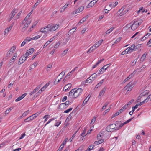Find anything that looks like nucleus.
Returning a JSON list of instances; mask_svg holds the SVG:
<instances>
[{"mask_svg":"<svg viewBox=\"0 0 151 151\" xmlns=\"http://www.w3.org/2000/svg\"><path fill=\"white\" fill-rule=\"evenodd\" d=\"M137 71V70H134L132 73L130 74L127 78L125 79V80L123 81V83H125L129 80L132 77V76L136 73Z\"/></svg>","mask_w":151,"mask_h":151,"instance_id":"7","label":"nucleus"},{"mask_svg":"<svg viewBox=\"0 0 151 151\" xmlns=\"http://www.w3.org/2000/svg\"><path fill=\"white\" fill-rule=\"evenodd\" d=\"M17 56V54L16 53H14V54L13 56L12 57V58H11V59L10 60V62H11V63L13 64L14 63V62L15 61V59L16 58V57Z\"/></svg>","mask_w":151,"mask_h":151,"instance_id":"19","label":"nucleus"},{"mask_svg":"<svg viewBox=\"0 0 151 151\" xmlns=\"http://www.w3.org/2000/svg\"><path fill=\"white\" fill-rule=\"evenodd\" d=\"M119 113H118V112H116L115 114H113L112 116V117H111V118L112 119L113 118H114V117H115L117 116H118V115H119Z\"/></svg>","mask_w":151,"mask_h":151,"instance_id":"60","label":"nucleus"},{"mask_svg":"<svg viewBox=\"0 0 151 151\" xmlns=\"http://www.w3.org/2000/svg\"><path fill=\"white\" fill-rule=\"evenodd\" d=\"M106 90V88H104L99 93V97L100 96H103L104 95Z\"/></svg>","mask_w":151,"mask_h":151,"instance_id":"20","label":"nucleus"},{"mask_svg":"<svg viewBox=\"0 0 151 151\" xmlns=\"http://www.w3.org/2000/svg\"><path fill=\"white\" fill-rule=\"evenodd\" d=\"M89 96V94L88 95V96L84 100V101L82 104V106H84L85 105V104H86L87 103V101L89 100L90 97L88 99V97Z\"/></svg>","mask_w":151,"mask_h":151,"instance_id":"24","label":"nucleus"},{"mask_svg":"<svg viewBox=\"0 0 151 151\" xmlns=\"http://www.w3.org/2000/svg\"><path fill=\"white\" fill-rule=\"evenodd\" d=\"M147 53L145 52L142 55V56L141 58L140 59V60L143 61L144 59L146 57V56L147 55Z\"/></svg>","mask_w":151,"mask_h":151,"instance_id":"32","label":"nucleus"},{"mask_svg":"<svg viewBox=\"0 0 151 151\" xmlns=\"http://www.w3.org/2000/svg\"><path fill=\"white\" fill-rule=\"evenodd\" d=\"M125 9V7L124 6H123L121 9L118 11V12H120V13H122L123 12L124 9Z\"/></svg>","mask_w":151,"mask_h":151,"instance_id":"55","label":"nucleus"},{"mask_svg":"<svg viewBox=\"0 0 151 151\" xmlns=\"http://www.w3.org/2000/svg\"><path fill=\"white\" fill-rule=\"evenodd\" d=\"M13 24H11L9 27L6 28L4 30V35H7L8 32L10 31L12 29Z\"/></svg>","mask_w":151,"mask_h":151,"instance_id":"13","label":"nucleus"},{"mask_svg":"<svg viewBox=\"0 0 151 151\" xmlns=\"http://www.w3.org/2000/svg\"><path fill=\"white\" fill-rule=\"evenodd\" d=\"M79 128L74 133V134H73V135H72V137L70 138V139H69V141H70V142H71L73 139V138H74V137L75 136H76V133L77 132H78L79 129Z\"/></svg>","mask_w":151,"mask_h":151,"instance_id":"25","label":"nucleus"},{"mask_svg":"<svg viewBox=\"0 0 151 151\" xmlns=\"http://www.w3.org/2000/svg\"><path fill=\"white\" fill-rule=\"evenodd\" d=\"M18 10L16 9L15 8H14L13 10L12 11L10 14V15H11V17L9 20V22L10 20H11L14 15H15L16 14Z\"/></svg>","mask_w":151,"mask_h":151,"instance_id":"6","label":"nucleus"},{"mask_svg":"<svg viewBox=\"0 0 151 151\" xmlns=\"http://www.w3.org/2000/svg\"><path fill=\"white\" fill-rule=\"evenodd\" d=\"M68 50V49L66 48V49L63 52V53L62 54V55L63 56H64L67 53V51Z\"/></svg>","mask_w":151,"mask_h":151,"instance_id":"43","label":"nucleus"},{"mask_svg":"<svg viewBox=\"0 0 151 151\" xmlns=\"http://www.w3.org/2000/svg\"><path fill=\"white\" fill-rule=\"evenodd\" d=\"M93 81L91 80V79L89 77L88 78H87L85 81V83H92Z\"/></svg>","mask_w":151,"mask_h":151,"instance_id":"28","label":"nucleus"},{"mask_svg":"<svg viewBox=\"0 0 151 151\" xmlns=\"http://www.w3.org/2000/svg\"><path fill=\"white\" fill-rule=\"evenodd\" d=\"M135 47V45L134 44H133L130 47H129L128 50H129V53H130L131 52H133L134 50V48Z\"/></svg>","mask_w":151,"mask_h":151,"instance_id":"18","label":"nucleus"},{"mask_svg":"<svg viewBox=\"0 0 151 151\" xmlns=\"http://www.w3.org/2000/svg\"><path fill=\"white\" fill-rule=\"evenodd\" d=\"M42 91H43L42 90H41V88L40 90L38 91L36 94V97H37V95H38L39 94H41L42 92Z\"/></svg>","mask_w":151,"mask_h":151,"instance_id":"59","label":"nucleus"},{"mask_svg":"<svg viewBox=\"0 0 151 151\" xmlns=\"http://www.w3.org/2000/svg\"><path fill=\"white\" fill-rule=\"evenodd\" d=\"M31 121L30 120V119L29 117L26 119L24 120V122H28Z\"/></svg>","mask_w":151,"mask_h":151,"instance_id":"58","label":"nucleus"},{"mask_svg":"<svg viewBox=\"0 0 151 151\" xmlns=\"http://www.w3.org/2000/svg\"><path fill=\"white\" fill-rule=\"evenodd\" d=\"M68 6V4H65V5L63 7L62 9H61V10L60 11V12H63V11H64V10H65V9Z\"/></svg>","mask_w":151,"mask_h":151,"instance_id":"35","label":"nucleus"},{"mask_svg":"<svg viewBox=\"0 0 151 151\" xmlns=\"http://www.w3.org/2000/svg\"><path fill=\"white\" fill-rule=\"evenodd\" d=\"M56 37V36H54L52 37L48 41L50 43Z\"/></svg>","mask_w":151,"mask_h":151,"instance_id":"52","label":"nucleus"},{"mask_svg":"<svg viewBox=\"0 0 151 151\" xmlns=\"http://www.w3.org/2000/svg\"><path fill=\"white\" fill-rule=\"evenodd\" d=\"M137 21H134L133 23L131 25V29L132 30H134L137 28L138 27H137Z\"/></svg>","mask_w":151,"mask_h":151,"instance_id":"15","label":"nucleus"},{"mask_svg":"<svg viewBox=\"0 0 151 151\" xmlns=\"http://www.w3.org/2000/svg\"><path fill=\"white\" fill-rule=\"evenodd\" d=\"M121 37H119L118 38H117L116 40L115 41L114 43L115 44H117L121 40Z\"/></svg>","mask_w":151,"mask_h":151,"instance_id":"45","label":"nucleus"},{"mask_svg":"<svg viewBox=\"0 0 151 151\" xmlns=\"http://www.w3.org/2000/svg\"><path fill=\"white\" fill-rule=\"evenodd\" d=\"M59 27V24H56L53 26H52L51 24L50 29L51 31H54L57 29Z\"/></svg>","mask_w":151,"mask_h":151,"instance_id":"11","label":"nucleus"},{"mask_svg":"<svg viewBox=\"0 0 151 151\" xmlns=\"http://www.w3.org/2000/svg\"><path fill=\"white\" fill-rule=\"evenodd\" d=\"M111 65L110 63L108 64L103 66L99 70L98 74H102Z\"/></svg>","mask_w":151,"mask_h":151,"instance_id":"4","label":"nucleus"},{"mask_svg":"<svg viewBox=\"0 0 151 151\" xmlns=\"http://www.w3.org/2000/svg\"><path fill=\"white\" fill-rule=\"evenodd\" d=\"M148 33H147L145 35L142 39L141 40L143 41L145 40L146 39L148 38V37H145L146 36H147Z\"/></svg>","mask_w":151,"mask_h":151,"instance_id":"56","label":"nucleus"},{"mask_svg":"<svg viewBox=\"0 0 151 151\" xmlns=\"http://www.w3.org/2000/svg\"><path fill=\"white\" fill-rule=\"evenodd\" d=\"M108 104H109V102H106V103H105V104L102 107L101 109V111H102L105 109H106V107L108 105Z\"/></svg>","mask_w":151,"mask_h":151,"instance_id":"39","label":"nucleus"},{"mask_svg":"<svg viewBox=\"0 0 151 151\" xmlns=\"http://www.w3.org/2000/svg\"><path fill=\"white\" fill-rule=\"evenodd\" d=\"M93 51V49H92V48L91 47L87 51V53H90Z\"/></svg>","mask_w":151,"mask_h":151,"instance_id":"63","label":"nucleus"},{"mask_svg":"<svg viewBox=\"0 0 151 151\" xmlns=\"http://www.w3.org/2000/svg\"><path fill=\"white\" fill-rule=\"evenodd\" d=\"M96 119V117H94L93 118V119H92V120L91 121V123H90V124H93L95 122Z\"/></svg>","mask_w":151,"mask_h":151,"instance_id":"51","label":"nucleus"},{"mask_svg":"<svg viewBox=\"0 0 151 151\" xmlns=\"http://www.w3.org/2000/svg\"><path fill=\"white\" fill-rule=\"evenodd\" d=\"M86 128H84V130H83L82 133V134L81 135V136H83L84 134H85L86 132Z\"/></svg>","mask_w":151,"mask_h":151,"instance_id":"62","label":"nucleus"},{"mask_svg":"<svg viewBox=\"0 0 151 151\" xmlns=\"http://www.w3.org/2000/svg\"><path fill=\"white\" fill-rule=\"evenodd\" d=\"M13 109V107H12L9 108H8L5 111V113L6 114H8L11 111V110Z\"/></svg>","mask_w":151,"mask_h":151,"instance_id":"36","label":"nucleus"},{"mask_svg":"<svg viewBox=\"0 0 151 151\" xmlns=\"http://www.w3.org/2000/svg\"><path fill=\"white\" fill-rule=\"evenodd\" d=\"M33 10L31 11V12L27 15L26 17L24 18V21H26L27 20V18H29L30 17L31 14Z\"/></svg>","mask_w":151,"mask_h":151,"instance_id":"29","label":"nucleus"},{"mask_svg":"<svg viewBox=\"0 0 151 151\" xmlns=\"http://www.w3.org/2000/svg\"><path fill=\"white\" fill-rule=\"evenodd\" d=\"M51 27V24H49L47 26H45L44 27H42L40 29V31L41 32L46 34L48 33L49 31H51L50 29Z\"/></svg>","mask_w":151,"mask_h":151,"instance_id":"2","label":"nucleus"},{"mask_svg":"<svg viewBox=\"0 0 151 151\" xmlns=\"http://www.w3.org/2000/svg\"><path fill=\"white\" fill-rule=\"evenodd\" d=\"M142 22L143 21L142 20H139L138 22H137V27H138L139 25H140Z\"/></svg>","mask_w":151,"mask_h":151,"instance_id":"49","label":"nucleus"},{"mask_svg":"<svg viewBox=\"0 0 151 151\" xmlns=\"http://www.w3.org/2000/svg\"><path fill=\"white\" fill-rule=\"evenodd\" d=\"M134 86L132 84V82H129L128 84H127L126 86L124 88L126 89L127 88H129V89H128L127 90V93L129 91H130L132 90L133 87Z\"/></svg>","mask_w":151,"mask_h":151,"instance_id":"5","label":"nucleus"},{"mask_svg":"<svg viewBox=\"0 0 151 151\" xmlns=\"http://www.w3.org/2000/svg\"><path fill=\"white\" fill-rule=\"evenodd\" d=\"M114 29V27H111L110 29H109L108 30H107L106 32V34H109L110 32H111Z\"/></svg>","mask_w":151,"mask_h":151,"instance_id":"37","label":"nucleus"},{"mask_svg":"<svg viewBox=\"0 0 151 151\" xmlns=\"http://www.w3.org/2000/svg\"><path fill=\"white\" fill-rule=\"evenodd\" d=\"M71 87V84L70 83H69L63 87V90L65 92H66L69 90Z\"/></svg>","mask_w":151,"mask_h":151,"instance_id":"8","label":"nucleus"},{"mask_svg":"<svg viewBox=\"0 0 151 151\" xmlns=\"http://www.w3.org/2000/svg\"><path fill=\"white\" fill-rule=\"evenodd\" d=\"M50 82H48L45 85H44L42 88L41 90H42L43 91H44L46 88L48 86V85L50 84Z\"/></svg>","mask_w":151,"mask_h":151,"instance_id":"30","label":"nucleus"},{"mask_svg":"<svg viewBox=\"0 0 151 151\" xmlns=\"http://www.w3.org/2000/svg\"><path fill=\"white\" fill-rule=\"evenodd\" d=\"M97 74L96 73H93L92 74L90 77V78H91L93 81H94L97 77Z\"/></svg>","mask_w":151,"mask_h":151,"instance_id":"17","label":"nucleus"},{"mask_svg":"<svg viewBox=\"0 0 151 151\" xmlns=\"http://www.w3.org/2000/svg\"><path fill=\"white\" fill-rule=\"evenodd\" d=\"M37 90L35 88V89H34L30 93V95H32V94H34V93H35V92H37Z\"/></svg>","mask_w":151,"mask_h":151,"instance_id":"54","label":"nucleus"},{"mask_svg":"<svg viewBox=\"0 0 151 151\" xmlns=\"http://www.w3.org/2000/svg\"><path fill=\"white\" fill-rule=\"evenodd\" d=\"M29 110H27L26 111L24 112V113H23L21 116V117H24L27 115L29 113Z\"/></svg>","mask_w":151,"mask_h":151,"instance_id":"33","label":"nucleus"},{"mask_svg":"<svg viewBox=\"0 0 151 151\" xmlns=\"http://www.w3.org/2000/svg\"><path fill=\"white\" fill-rule=\"evenodd\" d=\"M101 136H102V135L101 134V132H100L97 135V139H101Z\"/></svg>","mask_w":151,"mask_h":151,"instance_id":"64","label":"nucleus"},{"mask_svg":"<svg viewBox=\"0 0 151 151\" xmlns=\"http://www.w3.org/2000/svg\"><path fill=\"white\" fill-rule=\"evenodd\" d=\"M83 90L81 88H79L77 89L76 88L74 91V93L73 94V97L76 98L79 96L82 93Z\"/></svg>","mask_w":151,"mask_h":151,"instance_id":"3","label":"nucleus"},{"mask_svg":"<svg viewBox=\"0 0 151 151\" xmlns=\"http://www.w3.org/2000/svg\"><path fill=\"white\" fill-rule=\"evenodd\" d=\"M84 9V7L82 6L80 7L77 9V11H78L79 13L81 12H82Z\"/></svg>","mask_w":151,"mask_h":151,"instance_id":"40","label":"nucleus"},{"mask_svg":"<svg viewBox=\"0 0 151 151\" xmlns=\"http://www.w3.org/2000/svg\"><path fill=\"white\" fill-rule=\"evenodd\" d=\"M88 15H87L84 17H83L82 19L79 22L78 24L79 25H80L82 23L84 22L85 20L88 18Z\"/></svg>","mask_w":151,"mask_h":151,"instance_id":"16","label":"nucleus"},{"mask_svg":"<svg viewBox=\"0 0 151 151\" xmlns=\"http://www.w3.org/2000/svg\"><path fill=\"white\" fill-rule=\"evenodd\" d=\"M50 43L48 41H47L43 45V48L46 47Z\"/></svg>","mask_w":151,"mask_h":151,"instance_id":"57","label":"nucleus"},{"mask_svg":"<svg viewBox=\"0 0 151 151\" xmlns=\"http://www.w3.org/2000/svg\"><path fill=\"white\" fill-rule=\"evenodd\" d=\"M68 140V138H66L64 141L63 142L62 144L60 145V147L58 150V151H61V150L63 149L64 145L66 144L67 141Z\"/></svg>","mask_w":151,"mask_h":151,"instance_id":"9","label":"nucleus"},{"mask_svg":"<svg viewBox=\"0 0 151 151\" xmlns=\"http://www.w3.org/2000/svg\"><path fill=\"white\" fill-rule=\"evenodd\" d=\"M65 72L63 71L61 72V73L57 76V77H59L60 75H62V78H63V76L65 74Z\"/></svg>","mask_w":151,"mask_h":151,"instance_id":"50","label":"nucleus"},{"mask_svg":"<svg viewBox=\"0 0 151 151\" xmlns=\"http://www.w3.org/2000/svg\"><path fill=\"white\" fill-rule=\"evenodd\" d=\"M76 88L72 89L69 93V96L73 95V93H74V91L75 90Z\"/></svg>","mask_w":151,"mask_h":151,"instance_id":"41","label":"nucleus"},{"mask_svg":"<svg viewBox=\"0 0 151 151\" xmlns=\"http://www.w3.org/2000/svg\"><path fill=\"white\" fill-rule=\"evenodd\" d=\"M110 107L109 108H108L107 109L104 111V112L103 113V114L104 115H105L107 112H108L109 110H110Z\"/></svg>","mask_w":151,"mask_h":151,"instance_id":"61","label":"nucleus"},{"mask_svg":"<svg viewBox=\"0 0 151 151\" xmlns=\"http://www.w3.org/2000/svg\"><path fill=\"white\" fill-rule=\"evenodd\" d=\"M116 124H112L108 125L106 128V131L108 132H114L116 130Z\"/></svg>","mask_w":151,"mask_h":151,"instance_id":"1","label":"nucleus"},{"mask_svg":"<svg viewBox=\"0 0 151 151\" xmlns=\"http://www.w3.org/2000/svg\"><path fill=\"white\" fill-rule=\"evenodd\" d=\"M16 49V47L14 46H12L9 50V51L12 52V53L14 52Z\"/></svg>","mask_w":151,"mask_h":151,"instance_id":"42","label":"nucleus"},{"mask_svg":"<svg viewBox=\"0 0 151 151\" xmlns=\"http://www.w3.org/2000/svg\"><path fill=\"white\" fill-rule=\"evenodd\" d=\"M26 60V58H25L24 56H21L20 58L19 63L18 64L20 65L22 63L24 62Z\"/></svg>","mask_w":151,"mask_h":151,"instance_id":"12","label":"nucleus"},{"mask_svg":"<svg viewBox=\"0 0 151 151\" xmlns=\"http://www.w3.org/2000/svg\"><path fill=\"white\" fill-rule=\"evenodd\" d=\"M52 65L50 64H49L46 70L47 71H48L50 70V69L52 67Z\"/></svg>","mask_w":151,"mask_h":151,"instance_id":"46","label":"nucleus"},{"mask_svg":"<svg viewBox=\"0 0 151 151\" xmlns=\"http://www.w3.org/2000/svg\"><path fill=\"white\" fill-rule=\"evenodd\" d=\"M65 104H64V103H62L59 105V108L61 109H63L66 108L65 107Z\"/></svg>","mask_w":151,"mask_h":151,"instance_id":"27","label":"nucleus"},{"mask_svg":"<svg viewBox=\"0 0 151 151\" xmlns=\"http://www.w3.org/2000/svg\"><path fill=\"white\" fill-rule=\"evenodd\" d=\"M74 111V110H73L72 112L70 113L69 114V115H68V117L66 118V121H69L72 118V114H73V112Z\"/></svg>","mask_w":151,"mask_h":151,"instance_id":"23","label":"nucleus"},{"mask_svg":"<svg viewBox=\"0 0 151 151\" xmlns=\"http://www.w3.org/2000/svg\"><path fill=\"white\" fill-rule=\"evenodd\" d=\"M98 0H93L91 1L88 5L86 7L87 8H89L90 7H91L93 6L96 3L97 1Z\"/></svg>","mask_w":151,"mask_h":151,"instance_id":"10","label":"nucleus"},{"mask_svg":"<svg viewBox=\"0 0 151 151\" xmlns=\"http://www.w3.org/2000/svg\"><path fill=\"white\" fill-rule=\"evenodd\" d=\"M35 50L33 48H30L26 52V55L27 54H28V55H29L34 52Z\"/></svg>","mask_w":151,"mask_h":151,"instance_id":"14","label":"nucleus"},{"mask_svg":"<svg viewBox=\"0 0 151 151\" xmlns=\"http://www.w3.org/2000/svg\"><path fill=\"white\" fill-rule=\"evenodd\" d=\"M73 109V108H70L69 109L66 110L64 111V113H67L69 112H70V111H71Z\"/></svg>","mask_w":151,"mask_h":151,"instance_id":"48","label":"nucleus"},{"mask_svg":"<svg viewBox=\"0 0 151 151\" xmlns=\"http://www.w3.org/2000/svg\"><path fill=\"white\" fill-rule=\"evenodd\" d=\"M36 115V114H35L29 116L30 120L31 121L33 120L34 118H36L37 117Z\"/></svg>","mask_w":151,"mask_h":151,"instance_id":"34","label":"nucleus"},{"mask_svg":"<svg viewBox=\"0 0 151 151\" xmlns=\"http://www.w3.org/2000/svg\"><path fill=\"white\" fill-rule=\"evenodd\" d=\"M139 106L138 104H137L135 106H134L132 108V110L133 112H134L135 109H137L138 106Z\"/></svg>","mask_w":151,"mask_h":151,"instance_id":"44","label":"nucleus"},{"mask_svg":"<svg viewBox=\"0 0 151 151\" xmlns=\"http://www.w3.org/2000/svg\"><path fill=\"white\" fill-rule=\"evenodd\" d=\"M22 13V10L20 11L17 14V15L15 16V18H16V19H18Z\"/></svg>","mask_w":151,"mask_h":151,"instance_id":"47","label":"nucleus"},{"mask_svg":"<svg viewBox=\"0 0 151 151\" xmlns=\"http://www.w3.org/2000/svg\"><path fill=\"white\" fill-rule=\"evenodd\" d=\"M104 80V79H103L101 80L96 86L95 88H98L99 87H100L102 83H103Z\"/></svg>","mask_w":151,"mask_h":151,"instance_id":"22","label":"nucleus"},{"mask_svg":"<svg viewBox=\"0 0 151 151\" xmlns=\"http://www.w3.org/2000/svg\"><path fill=\"white\" fill-rule=\"evenodd\" d=\"M134 117L132 118H130L128 120H127V121H125L124 122V124H126L127 123H129L130 121H131V120H132Z\"/></svg>","mask_w":151,"mask_h":151,"instance_id":"53","label":"nucleus"},{"mask_svg":"<svg viewBox=\"0 0 151 151\" xmlns=\"http://www.w3.org/2000/svg\"><path fill=\"white\" fill-rule=\"evenodd\" d=\"M104 60V59H102L101 60L98 61V62L93 66L92 68L94 69L99 64L102 62Z\"/></svg>","mask_w":151,"mask_h":151,"instance_id":"21","label":"nucleus"},{"mask_svg":"<svg viewBox=\"0 0 151 151\" xmlns=\"http://www.w3.org/2000/svg\"><path fill=\"white\" fill-rule=\"evenodd\" d=\"M76 29L77 27H74V28L70 30L68 33H70V34H72L75 32Z\"/></svg>","mask_w":151,"mask_h":151,"instance_id":"26","label":"nucleus"},{"mask_svg":"<svg viewBox=\"0 0 151 151\" xmlns=\"http://www.w3.org/2000/svg\"><path fill=\"white\" fill-rule=\"evenodd\" d=\"M72 73L70 72L64 78V80H65V78H66V79H68L69 78L71 75L72 74Z\"/></svg>","mask_w":151,"mask_h":151,"instance_id":"38","label":"nucleus"},{"mask_svg":"<svg viewBox=\"0 0 151 151\" xmlns=\"http://www.w3.org/2000/svg\"><path fill=\"white\" fill-rule=\"evenodd\" d=\"M94 146V145H90L88 147V148L86 150V151H90L93 148V147Z\"/></svg>","mask_w":151,"mask_h":151,"instance_id":"31","label":"nucleus"}]
</instances>
